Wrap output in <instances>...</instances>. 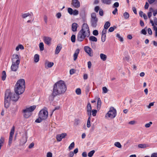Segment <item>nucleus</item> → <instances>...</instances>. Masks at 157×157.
<instances>
[{"label": "nucleus", "mask_w": 157, "mask_h": 157, "mask_svg": "<svg viewBox=\"0 0 157 157\" xmlns=\"http://www.w3.org/2000/svg\"><path fill=\"white\" fill-rule=\"evenodd\" d=\"M154 21L155 25H157V18L155 17L154 18Z\"/></svg>", "instance_id": "64"}, {"label": "nucleus", "mask_w": 157, "mask_h": 157, "mask_svg": "<svg viewBox=\"0 0 157 157\" xmlns=\"http://www.w3.org/2000/svg\"><path fill=\"white\" fill-rule=\"evenodd\" d=\"M23 113H24V116L26 118L29 117L32 114V113L29 112L26 109H24L23 110Z\"/></svg>", "instance_id": "15"}, {"label": "nucleus", "mask_w": 157, "mask_h": 157, "mask_svg": "<svg viewBox=\"0 0 157 157\" xmlns=\"http://www.w3.org/2000/svg\"><path fill=\"white\" fill-rule=\"evenodd\" d=\"M36 105H33L29 107L26 108L25 109L29 112L32 113L36 109Z\"/></svg>", "instance_id": "17"}, {"label": "nucleus", "mask_w": 157, "mask_h": 157, "mask_svg": "<svg viewBox=\"0 0 157 157\" xmlns=\"http://www.w3.org/2000/svg\"><path fill=\"white\" fill-rule=\"evenodd\" d=\"M43 120H44V119H42L41 118H40L39 116V118L36 120L35 122L37 123H39L41 122Z\"/></svg>", "instance_id": "46"}, {"label": "nucleus", "mask_w": 157, "mask_h": 157, "mask_svg": "<svg viewBox=\"0 0 157 157\" xmlns=\"http://www.w3.org/2000/svg\"><path fill=\"white\" fill-rule=\"evenodd\" d=\"M13 58L12 59V62H14L17 64H19L20 61L19 57L17 55H13Z\"/></svg>", "instance_id": "12"}, {"label": "nucleus", "mask_w": 157, "mask_h": 157, "mask_svg": "<svg viewBox=\"0 0 157 157\" xmlns=\"http://www.w3.org/2000/svg\"><path fill=\"white\" fill-rule=\"evenodd\" d=\"M92 115L95 116L97 113V110L96 109H93L92 111Z\"/></svg>", "instance_id": "50"}, {"label": "nucleus", "mask_w": 157, "mask_h": 157, "mask_svg": "<svg viewBox=\"0 0 157 157\" xmlns=\"http://www.w3.org/2000/svg\"><path fill=\"white\" fill-rule=\"evenodd\" d=\"M78 13L79 12L78 10H73L72 15H77L78 14Z\"/></svg>", "instance_id": "42"}, {"label": "nucleus", "mask_w": 157, "mask_h": 157, "mask_svg": "<svg viewBox=\"0 0 157 157\" xmlns=\"http://www.w3.org/2000/svg\"><path fill=\"white\" fill-rule=\"evenodd\" d=\"M84 50L90 56L92 57L93 56L92 50L90 47L87 46H85L84 47Z\"/></svg>", "instance_id": "9"}, {"label": "nucleus", "mask_w": 157, "mask_h": 157, "mask_svg": "<svg viewBox=\"0 0 157 157\" xmlns=\"http://www.w3.org/2000/svg\"><path fill=\"white\" fill-rule=\"evenodd\" d=\"M90 35V31L88 25L84 23L82 26L81 29L78 33L77 40L79 41H82L86 37H88Z\"/></svg>", "instance_id": "2"}, {"label": "nucleus", "mask_w": 157, "mask_h": 157, "mask_svg": "<svg viewBox=\"0 0 157 157\" xmlns=\"http://www.w3.org/2000/svg\"><path fill=\"white\" fill-rule=\"evenodd\" d=\"M75 146V144L74 142H72L69 147V150H71L73 149Z\"/></svg>", "instance_id": "40"}, {"label": "nucleus", "mask_w": 157, "mask_h": 157, "mask_svg": "<svg viewBox=\"0 0 157 157\" xmlns=\"http://www.w3.org/2000/svg\"><path fill=\"white\" fill-rule=\"evenodd\" d=\"M151 157H157V153H152L151 155Z\"/></svg>", "instance_id": "63"}, {"label": "nucleus", "mask_w": 157, "mask_h": 157, "mask_svg": "<svg viewBox=\"0 0 157 157\" xmlns=\"http://www.w3.org/2000/svg\"><path fill=\"white\" fill-rule=\"evenodd\" d=\"M93 34L94 35L97 36L98 35V31L97 30H95L93 32Z\"/></svg>", "instance_id": "48"}, {"label": "nucleus", "mask_w": 157, "mask_h": 157, "mask_svg": "<svg viewBox=\"0 0 157 157\" xmlns=\"http://www.w3.org/2000/svg\"><path fill=\"white\" fill-rule=\"evenodd\" d=\"M19 64H16L14 62H12V65L11 67V70L13 71H16L18 67Z\"/></svg>", "instance_id": "13"}, {"label": "nucleus", "mask_w": 157, "mask_h": 157, "mask_svg": "<svg viewBox=\"0 0 157 157\" xmlns=\"http://www.w3.org/2000/svg\"><path fill=\"white\" fill-rule=\"evenodd\" d=\"M88 67L89 69L90 68L91 66V63L90 61H89L87 63Z\"/></svg>", "instance_id": "57"}, {"label": "nucleus", "mask_w": 157, "mask_h": 157, "mask_svg": "<svg viewBox=\"0 0 157 157\" xmlns=\"http://www.w3.org/2000/svg\"><path fill=\"white\" fill-rule=\"evenodd\" d=\"M98 20L96 14L94 13H91L90 24L91 25L92 27L95 28L97 26Z\"/></svg>", "instance_id": "4"}, {"label": "nucleus", "mask_w": 157, "mask_h": 157, "mask_svg": "<svg viewBox=\"0 0 157 157\" xmlns=\"http://www.w3.org/2000/svg\"><path fill=\"white\" fill-rule=\"evenodd\" d=\"M48 112L44 109H42L39 112V116L40 118L45 120L46 119L48 116Z\"/></svg>", "instance_id": "7"}, {"label": "nucleus", "mask_w": 157, "mask_h": 157, "mask_svg": "<svg viewBox=\"0 0 157 157\" xmlns=\"http://www.w3.org/2000/svg\"><path fill=\"white\" fill-rule=\"evenodd\" d=\"M123 16L125 19H128L129 17V15L127 12H125L123 14Z\"/></svg>", "instance_id": "31"}, {"label": "nucleus", "mask_w": 157, "mask_h": 157, "mask_svg": "<svg viewBox=\"0 0 157 157\" xmlns=\"http://www.w3.org/2000/svg\"><path fill=\"white\" fill-rule=\"evenodd\" d=\"M90 120L91 118L89 117L87 122V127L88 128H89L90 126Z\"/></svg>", "instance_id": "33"}, {"label": "nucleus", "mask_w": 157, "mask_h": 157, "mask_svg": "<svg viewBox=\"0 0 157 157\" xmlns=\"http://www.w3.org/2000/svg\"><path fill=\"white\" fill-rule=\"evenodd\" d=\"M87 111L91 110V107L90 103H88L87 106Z\"/></svg>", "instance_id": "36"}, {"label": "nucleus", "mask_w": 157, "mask_h": 157, "mask_svg": "<svg viewBox=\"0 0 157 157\" xmlns=\"http://www.w3.org/2000/svg\"><path fill=\"white\" fill-rule=\"evenodd\" d=\"M71 41L73 43L75 41V35H73L71 37Z\"/></svg>", "instance_id": "39"}, {"label": "nucleus", "mask_w": 157, "mask_h": 157, "mask_svg": "<svg viewBox=\"0 0 157 157\" xmlns=\"http://www.w3.org/2000/svg\"><path fill=\"white\" fill-rule=\"evenodd\" d=\"M106 35H102L101 36V41L102 42H104L105 41L106 39Z\"/></svg>", "instance_id": "49"}, {"label": "nucleus", "mask_w": 157, "mask_h": 157, "mask_svg": "<svg viewBox=\"0 0 157 157\" xmlns=\"http://www.w3.org/2000/svg\"><path fill=\"white\" fill-rule=\"evenodd\" d=\"M114 145L119 148H121V144L119 142H116L114 143Z\"/></svg>", "instance_id": "34"}, {"label": "nucleus", "mask_w": 157, "mask_h": 157, "mask_svg": "<svg viewBox=\"0 0 157 157\" xmlns=\"http://www.w3.org/2000/svg\"><path fill=\"white\" fill-rule=\"evenodd\" d=\"M13 136H9V145H10V144L12 143V140H13Z\"/></svg>", "instance_id": "53"}, {"label": "nucleus", "mask_w": 157, "mask_h": 157, "mask_svg": "<svg viewBox=\"0 0 157 157\" xmlns=\"http://www.w3.org/2000/svg\"><path fill=\"white\" fill-rule=\"evenodd\" d=\"M44 45L42 42H41L40 43L39 47L40 51H42L44 50Z\"/></svg>", "instance_id": "32"}, {"label": "nucleus", "mask_w": 157, "mask_h": 157, "mask_svg": "<svg viewBox=\"0 0 157 157\" xmlns=\"http://www.w3.org/2000/svg\"><path fill=\"white\" fill-rule=\"evenodd\" d=\"M75 92L77 94L80 95L81 93V89L80 88L77 89Z\"/></svg>", "instance_id": "43"}, {"label": "nucleus", "mask_w": 157, "mask_h": 157, "mask_svg": "<svg viewBox=\"0 0 157 157\" xmlns=\"http://www.w3.org/2000/svg\"><path fill=\"white\" fill-rule=\"evenodd\" d=\"M119 6V3L118 2H116L113 5V7H118Z\"/></svg>", "instance_id": "52"}, {"label": "nucleus", "mask_w": 157, "mask_h": 157, "mask_svg": "<svg viewBox=\"0 0 157 157\" xmlns=\"http://www.w3.org/2000/svg\"><path fill=\"white\" fill-rule=\"evenodd\" d=\"M52 154L50 152H48L47 153V157H52Z\"/></svg>", "instance_id": "60"}, {"label": "nucleus", "mask_w": 157, "mask_h": 157, "mask_svg": "<svg viewBox=\"0 0 157 157\" xmlns=\"http://www.w3.org/2000/svg\"><path fill=\"white\" fill-rule=\"evenodd\" d=\"M79 51V49L78 48L76 49L75 50L73 55L74 60V61H75L77 59Z\"/></svg>", "instance_id": "16"}, {"label": "nucleus", "mask_w": 157, "mask_h": 157, "mask_svg": "<svg viewBox=\"0 0 157 157\" xmlns=\"http://www.w3.org/2000/svg\"><path fill=\"white\" fill-rule=\"evenodd\" d=\"M95 152L94 150H92L89 152L88 153V156L89 157H92Z\"/></svg>", "instance_id": "38"}, {"label": "nucleus", "mask_w": 157, "mask_h": 157, "mask_svg": "<svg viewBox=\"0 0 157 157\" xmlns=\"http://www.w3.org/2000/svg\"><path fill=\"white\" fill-rule=\"evenodd\" d=\"M154 29L155 31V36L157 37V27L154 26Z\"/></svg>", "instance_id": "55"}, {"label": "nucleus", "mask_w": 157, "mask_h": 157, "mask_svg": "<svg viewBox=\"0 0 157 157\" xmlns=\"http://www.w3.org/2000/svg\"><path fill=\"white\" fill-rule=\"evenodd\" d=\"M100 57L101 59L104 61H105L107 58L106 55L102 53L100 54Z\"/></svg>", "instance_id": "21"}, {"label": "nucleus", "mask_w": 157, "mask_h": 157, "mask_svg": "<svg viewBox=\"0 0 157 157\" xmlns=\"http://www.w3.org/2000/svg\"><path fill=\"white\" fill-rule=\"evenodd\" d=\"M103 3L106 5H110L111 3V0H101Z\"/></svg>", "instance_id": "25"}, {"label": "nucleus", "mask_w": 157, "mask_h": 157, "mask_svg": "<svg viewBox=\"0 0 157 157\" xmlns=\"http://www.w3.org/2000/svg\"><path fill=\"white\" fill-rule=\"evenodd\" d=\"M149 147V145L146 144H140L138 145V147L140 148H144Z\"/></svg>", "instance_id": "24"}, {"label": "nucleus", "mask_w": 157, "mask_h": 157, "mask_svg": "<svg viewBox=\"0 0 157 157\" xmlns=\"http://www.w3.org/2000/svg\"><path fill=\"white\" fill-rule=\"evenodd\" d=\"M116 114V110L113 107H112L110 108L109 110L106 114L105 117L113 119L115 117Z\"/></svg>", "instance_id": "5"}, {"label": "nucleus", "mask_w": 157, "mask_h": 157, "mask_svg": "<svg viewBox=\"0 0 157 157\" xmlns=\"http://www.w3.org/2000/svg\"><path fill=\"white\" fill-rule=\"evenodd\" d=\"M78 25L75 23H74L72 24L71 27V29L73 32H75L77 31V28L78 27Z\"/></svg>", "instance_id": "18"}, {"label": "nucleus", "mask_w": 157, "mask_h": 157, "mask_svg": "<svg viewBox=\"0 0 157 157\" xmlns=\"http://www.w3.org/2000/svg\"><path fill=\"white\" fill-rule=\"evenodd\" d=\"M6 75L5 71H3L2 73V80L4 81L6 78Z\"/></svg>", "instance_id": "27"}, {"label": "nucleus", "mask_w": 157, "mask_h": 157, "mask_svg": "<svg viewBox=\"0 0 157 157\" xmlns=\"http://www.w3.org/2000/svg\"><path fill=\"white\" fill-rule=\"evenodd\" d=\"M67 90V86L64 81L60 80L53 85L52 95L54 98L58 95L63 94Z\"/></svg>", "instance_id": "1"}, {"label": "nucleus", "mask_w": 157, "mask_h": 157, "mask_svg": "<svg viewBox=\"0 0 157 157\" xmlns=\"http://www.w3.org/2000/svg\"><path fill=\"white\" fill-rule=\"evenodd\" d=\"M61 48L62 47L60 45H57L56 49L55 52V54H58L59 52L60 51L61 49Z\"/></svg>", "instance_id": "20"}, {"label": "nucleus", "mask_w": 157, "mask_h": 157, "mask_svg": "<svg viewBox=\"0 0 157 157\" xmlns=\"http://www.w3.org/2000/svg\"><path fill=\"white\" fill-rule=\"evenodd\" d=\"M67 136L66 133H63L57 135L56 136L57 140L58 141H61L63 138H64Z\"/></svg>", "instance_id": "14"}, {"label": "nucleus", "mask_w": 157, "mask_h": 157, "mask_svg": "<svg viewBox=\"0 0 157 157\" xmlns=\"http://www.w3.org/2000/svg\"><path fill=\"white\" fill-rule=\"evenodd\" d=\"M10 90H7L5 93L4 101V106L6 108L9 106V101L10 100Z\"/></svg>", "instance_id": "6"}, {"label": "nucleus", "mask_w": 157, "mask_h": 157, "mask_svg": "<svg viewBox=\"0 0 157 157\" xmlns=\"http://www.w3.org/2000/svg\"><path fill=\"white\" fill-rule=\"evenodd\" d=\"M54 65V63L49 61L46 62L45 63V67L47 66L48 67H52Z\"/></svg>", "instance_id": "19"}, {"label": "nucleus", "mask_w": 157, "mask_h": 157, "mask_svg": "<svg viewBox=\"0 0 157 157\" xmlns=\"http://www.w3.org/2000/svg\"><path fill=\"white\" fill-rule=\"evenodd\" d=\"M61 16V14L60 13H58L56 14V17L58 18H60Z\"/></svg>", "instance_id": "61"}, {"label": "nucleus", "mask_w": 157, "mask_h": 157, "mask_svg": "<svg viewBox=\"0 0 157 157\" xmlns=\"http://www.w3.org/2000/svg\"><path fill=\"white\" fill-rule=\"evenodd\" d=\"M25 81L23 79H21L17 81L14 87L15 93L18 94H22L25 91Z\"/></svg>", "instance_id": "3"}, {"label": "nucleus", "mask_w": 157, "mask_h": 157, "mask_svg": "<svg viewBox=\"0 0 157 157\" xmlns=\"http://www.w3.org/2000/svg\"><path fill=\"white\" fill-rule=\"evenodd\" d=\"M74 155V153L72 151L70 152L68 154V155L69 157H72Z\"/></svg>", "instance_id": "54"}, {"label": "nucleus", "mask_w": 157, "mask_h": 157, "mask_svg": "<svg viewBox=\"0 0 157 157\" xmlns=\"http://www.w3.org/2000/svg\"><path fill=\"white\" fill-rule=\"evenodd\" d=\"M15 131V127L14 126H13L12 128L10 131V136H13Z\"/></svg>", "instance_id": "30"}, {"label": "nucleus", "mask_w": 157, "mask_h": 157, "mask_svg": "<svg viewBox=\"0 0 157 157\" xmlns=\"http://www.w3.org/2000/svg\"><path fill=\"white\" fill-rule=\"evenodd\" d=\"M29 13H24L22 15V17L23 18H25L27 17L29 15Z\"/></svg>", "instance_id": "45"}, {"label": "nucleus", "mask_w": 157, "mask_h": 157, "mask_svg": "<svg viewBox=\"0 0 157 157\" xmlns=\"http://www.w3.org/2000/svg\"><path fill=\"white\" fill-rule=\"evenodd\" d=\"M5 140V138L1 136L0 139V150L4 143Z\"/></svg>", "instance_id": "26"}, {"label": "nucleus", "mask_w": 157, "mask_h": 157, "mask_svg": "<svg viewBox=\"0 0 157 157\" xmlns=\"http://www.w3.org/2000/svg\"><path fill=\"white\" fill-rule=\"evenodd\" d=\"M101 102L100 98H98L97 105V107L98 109H100L101 105Z\"/></svg>", "instance_id": "22"}, {"label": "nucleus", "mask_w": 157, "mask_h": 157, "mask_svg": "<svg viewBox=\"0 0 157 157\" xmlns=\"http://www.w3.org/2000/svg\"><path fill=\"white\" fill-rule=\"evenodd\" d=\"M116 37L119 39L120 41L123 42V38L120 36L119 34L117 33V34Z\"/></svg>", "instance_id": "37"}, {"label": "nucleus", "mask_w": 157, "mask_h": 157, "mask_svg": "<svg viewBox=\"0 0 157 157\" xmlns=\"http://www.w3.org/2000/svg\"><path fill=\"white\" fill-rule=\"evenodd\" d=\"M117 28L116 26H114L113 27H110L108 30L109 32H113L114 29Z\"/></svg>", "instance_id": "41"}, {"label": "nucleus", "mask_w": 157, "mask_h": 157, "mask_svg": "<svg viewBox=\"0 0 157 157\" xmlns=\"http://www.w3.org/2000/svg\"><path fill=\"white\" fill-rule=\"evenodd\" d=\"M99 10V6H96L94 9L95 11L97 13L98 12Z\"/></svg>", "instance_id": "59"}, {"label": "nucleus", "mask_w": 157, "mask_h": 157, "mask_svg": "<svg viewBox=\"0 0 157 157\" xmlns=\"http://www.w3.org/2000/svg\"><path fill=\"white\" fill-rule=\"evenodd\" d=\"M10 97L11 100L13 101H17L19 98L20 94H15L14 93H10Z\"/></svg>", "instance_id": "8"}, {"label": "nucleus", "mask_w": 157, "mask_h": 157, "mask_svg": "<svg viewBox=\"0 0 157 157\" xmlns=\"http://www.w3.org/2000/svg\"><path fill=\"white\" fill-rule=\"evenodd\" d=\"M102 90L103 93H106L108 92V89L106 87H103L102 88Z\"/></svg>", "instance_id": "51"}, {"label": "nucleus", "mask_w": 157, "mask_h": 157, "mask_svg": "<svg viewBox=\"0 0 157 157\" xmlns=\"http://www.w3.org/2000/svg\"><path fill=\"white\" fill-rule=\"evenodd\" d=\"M71 4L74 7L76 8L79 7L80 6V3L78 0H72Z\"/></svg>", "instance_id": "10"}, {"label": "nucleus", "mask_w": 157, "mask_h": 157, "mask_svg": "<svg viewBox=\"0 0 157 157\" xmlns=\"http://www.w3.org/2000/svg\"><path fill=\"white\" fill-rule=\"evenodd\" d=\"M106 29H103L102 30V35H106Z\"/></svg>", "instance_id": "58"}, {"label": "nucleus", "mask_w": 157, "mask_h": 157, "mask_svg": "<svg viewBox=\"0 0 157 157\" xmlns=\"http://www.w3.org/2000/svg\"><path fill=\"white\" fill-rule=\"evenodd\" d=\"M43 40L45 44L50 45L51 44L52 38L48 36H45L43 37Z\"/></svg>", "instance_id": "11"}, {"label": "nucleus", "mask_w": 157, "mask_h": 157, "mask_svg": "<svg viewBox=\"0 0 157 157\" xmlns=\"http://www.w3.org/2000/svg\"><path fill=\"white\" fill-rule=\"evenodd\" d=\"M147 31H148V33L149 35H152V32L151 29L150 28H148V29Z\"/></svg>", "instance_id": "62"}, {"label": "nucleus", "mask_w": 157, "mask_h": 157, "mask_svg": "<svg viewBox=\"0 0 157 157\" xmlns=\"http://www.w3.org/2000/svg\"><path fill=\"white\" fill-rule=\"evenodd\" d=\"M73 9L71 8H68L67 9V12L70 15H72L73 12Z\"/></svg>", "instance_id": "35"}, {"label": "nucleus", "mask_w": 157, "mask_h": 157, "mask_svg": "<svg viewBox=\"0 0 157 157\" xmlns=\"http://www.w3.org/2000/svg\"><path fill=\"white\" fill-rule=\"evenodd\" d=\"M80 123V120L78 119H75V122L74 123V124L76 125L77 126L78 125V124Z\"/></svg>", "instance_id": "44"}, {"label": "nucleus", "mask_w": 157, "mask_h": 157, "mask_svg": "<svg viewBox=\"0 0 157 157\" xmlns=\"http://www.w3.org/2000/svg\"><path fill=\"white\" fill-rule=\"evenodd\" d=\"M152 124V122H150L149 123L146 124L145 125V126L147 128H149L150 127L151 125Z\"/></svg>", "instance_id": "47"}, {"label": "nucleus", "mask_w": 157, "mask_h": 157, "mask_svg": "<svg viewBox=\"0 0 157 157\" xmlns=\"http://www.w3.org/2000/svg\"><path fill=\"white\" fill-rule=\"evenodd\" d=\"M110 25V23L108 21L106 22L104 25V29H107Z\"/></svg>", "instance_id": "29"}, {"label": "nucleus", "mask_w": 157, "mask_h": 157, "mask_svg": "<svg viewBox=\"0 0 157 157\" xmlns=\"http://www.w3.org/2000/svg\"><path fill=\"white\" fill-rule=\"evenodd\" d=\"M89 40L91 41L92 42H97V38L94 36H91L89 37Z\"/></svg>", "instance_id": "23"}, {"label": "nucleus", "mask_w": 157, "mask_h": 157, "mask_svg": "<svg viewBox=\"0 0 157 157\" xmlns=\"http://www.w3.org/2000/svg\"><path fill=\"white\" fill-rule=\"evenodd\" d=\"M39 60V56L38 54H35L34 56V61L35 62L37 63Z\"/></svg>", "instance_id": "28"}, {"label": "nucleus", "mask_w": 157, "mask_h": 157, "mask_svg": "<svg viewBox=\"0 0 157 157\" xmlns=\"http://www.w3.org/2000/svg\"><path fill=\"white\" fill-rule=\"evenodd\" d=\"M99 14L101 16H102L103 15V12L102 9H100Z\"/></svg>", "instance_id": "56"}]
</instances>
